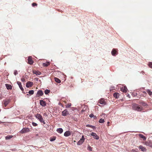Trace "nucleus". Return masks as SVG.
<instances>
[{
	"label": "nucleus",
	"instance_id": "nucleus-1",
	"mask_svg": "<svg viewBox=\"0 0 152 152\" xmlns=\"http://www.w3.org/2000/svg\"><path fill=\"white\" fill-rule=\"evenodd\" d=\"M132 108L134 110L138 111H141L143 109L142 107L136 104L133 105Z\"/></svg>",
	"mask_w": 152,
	"mask_h": 152
},
{
	"label": "nucleus",
	"instance_id": "nucleus-2",
	"mask_svg": "<svg viewBox=\"0 0 152 152\" xmlns=\"http://www.w3.org/2000/svg\"><path fill=\"white\" fill-rule=\"evenodd\" d=\"M35 116L37 118L41 123L45 124V123L42 116L39 114H37L35 115Z\"/></svg>",
	"mask_w": 152,
	"mask_h": 152
},
{
	"label": "nucleus",
	"instance_id": "nucleus-3",
	"mask_svg": "<svg viewBox=\"0 0 152 152\" xmlns=\"http://www.w3.org/2000/svg\"><path fill=\"white\" fill-rule=\"evenodd\" d=\"M30 132V130L28 128H23L20 132L21 134H24L26 133H28Z\"/></svg>",
	"mask_w": 152,
	"mask_h": 152
},
{
	"label": "nucleus",
	"instance_id": "nucleus-4",
	"mask_svg": "<svg viewBox=\"0 0 152 152\" xmlns=\"http://www.w3.org/2000/svg\"><path fill=\"white\" fill-rule=\"evenodd\" d=\"M90 135L93 136V137L96 140H98L99 139V136L95 133L92 132L90 134Z\"/></svg>",
	"mask_w": 152,
	"mask_h": 152
},
{
	"label": "nucleus",
	"instance_id": "nucleus-5",
	"mask_svg": "<svg viewBox=\"0 0 152 152\" xmlns=\"http://www.w3.org/2000/svg\"><path fill=\"white\" fill-rule=\"evenodd\" d=\"M85 138L83 136H82V138L80 139L79 141L77 142V145H80L82 144L84 141Z\"/></svg>",
	"mask_w": 152,
	"mask_h": 152
},
{
	"label": "nucleus",
	"instance_id": "nucleus-6",
	"mask_svg": "<svg viewBox=\"0 0 152 152\" xmlns=\"http://www.w3.org/2000/svg\"><path fill=\"white\" fill-rule=\"evenodd\" d=\"M69 114V112L68 110L65 109L62 112V115L63 116H66Z\"/></svg>",
	"mask_w": 152,
	"mask_h": 152
},
{
	"label": "nucleus",
	"instance_id": "nucleus-7",
	"mask_svg": "<svg viewBox=\"0 0 152 152\" xmlns=\"http://www.w3.org/2000/svg\"><path fill=\"white\" fill-rule=\"evenodd\" d=\"M28 63L31 65L32 64L34 63V61L32 60V58L31 56H29L28 57Z\"/></svg>",
	"mask_w": 152,
	"mask_h": 152
},
{
	"label": "nucleus",
	"instance_id": "nucleus-8",
	"mask_svg": "<svg viewBox=\"0 0 152 152\" xmlns=\"http://www.w3.org/2000/svg\"><path fill=\"white\" fill-rule=\"evenodd\" d=\"M145 145L147 146L152 147V142L150 141H148L145 142Z\"/></svg>",
	"mask_w": 152,
	"mask_h": 152
},
{
	"label": "nucleus",
	"instance_id": "nucleus-9",
	"mask_svg": "<svg viewBox=\"0 0 152 152\" xmlns=\"http://www.w3.org/2000/svg\"><path fill=\"white\" fill-rule=\"evenodd\" d=\"M33 85V83L30 81H28L26 83V87L29 88L32 86Z\"/></svg>",
	"mask_w": 152,
	"mask_h": 152
},
{
	"label": "nucleus",
	"instance_id": "nucleus-10",
	"mask_svg": "<svg viewBox=\"0 0 152 152\" xmlns=\"http://www.w3.org/2000/svg\"><path fill=\"white\" fill-rule=\"evenodd\" d=\"M121 90L124 92L126 93L127 91V89L126 86H124L121 88Z\"/></svg>",
	"mask_w": 152,
	"mask_h": 152
},
{
	"label": "nucleus",
	"instance_id": "nucleus-11",
	"mask_svg": "<svg viewBox=\"0 0 152 152\" xmlns=\"http://www.w3.org/2000/svg\"><path fill=\"white\" fill-rule=\"evenodd\" d=\"M99 103L105 105L106 104V102L104 99H101L99 100Z\"/></svg>",
	"mask_w": 152,
	"mask_h": 152
},
{
	"label": "nucleus",
	"instance_id": "nucleus-12",
	"mask_svg": "<svg viewBox=\"0 0 152 152\" xmlns=\"http://www.w3.org/2000/svg\"><path fill=\"white\" fill-rule=\"evenodd\" d=\"M39 104L40 105L43 107L45 106L46 104V102H45L43 101V100H40V101Z\"/></svg>",
	"mask_w": 152,
	"mask_h": 152
},
{
	"label": "nucleus",
	"instance_id": "nucleus-13",
	"mask_svg": "<svg viewBox=\"0 0 152 152\" xmlns=\"http://www.w3.org/2000/svg\"><path fill=\"white\" fill-rule=\"evenodd\" d=\"M139 148L141 150V151L143 152H145L146 151V148L143 147L142 145H140L139 146Z\"/></svg>",
	"mask_w": 152,
	"mask_h": 152
},
{
	"label": "nucleus",
	"instance_id": "nucleus-14",
	"mask_svg": "<svg viewBox=\"0 0 152 152\" xmlns=\"http://www.w3.org/2000/svg\"><path fill=\"white\" fill-rule=\"evenodd\" d=\"M3 104L4 107H6L10 102V100L8 99L3 101Z\"/></svg>",
	"mask_w": 152,
	"mask_h": 152
},
{
	"label": "nucleus",
	"instance_id": "nucleus-15",
	"mask_svg": "<svg viewBox=\"0 0 152 152\" xmlns=\"http://www.w3.org/2000/svg\"><path fill=\"white\" fill-rule=\"evenodd\" d=\"M17 83L19 86V88L21 90V91H23L24 89L22 86L21 83L19 81H17Z\"/></svg>",
	"mask_w": 152,
	"mask_h": 152
},
{
	"label": "nucleus",
	"instance_id": "nucleus-16",
	"mask_svg": "<svg viewBox=\"0 0 152 152\" xmlns=\"http://www.w3.org/2000/svg\"><path fill=\"white\" fill-rule=\"evenodd\" d=\"M71 133L69 131H66L64 133V135L65 137H68L71 135Z\"/></svg>",
	"mask_w": 152,
	"mask_h": 152
},
{
	"label": "nucleus",
	"instance_id": "nucleus-17",
	"mask_svg": "<svg viewBox=\"0 0 152 152\" xmlns=\"http://www.w3.org/2000/svg\"><path fill=\"white\" fill-rule=\"evenodd\" d=\"M139 103L144 106H147L148 105L147 104L145 103L143 101H141L139 102Z\"/></svg>",
	"mask_w": 152,
	"mask_h": 152
},
{
	"label": "nucleus",
	"instance_id": "nucleus-18",
	"mask_svg": "<svg viewBox=\"0 0 152 152\" xmlns=\"http://www.w3.org/2000/svg\"><path fill=\"white\" fill-rule=\"evenodd\" d=\"M33 74H35L37 75H40L41 74V72L39 71L34 70L33 71Z\"/></svg>",
	"mask_w": 152,
	"mask_h": 152
},
{
	"label": "nucleus",
	"instance_id": "nucleus-19",
	"mask_svg": "<svg viewBox=\"0 0 152 152\" xmlns=\"http://www.w3.org/2000/svg\"><path fill=\"white\" fill-rule=\"evenodd\" d=\"M43 94V92L42 90H39L37 91V95L39 96H42Z\"/></svg>",
	"mask_w": 152,
	"mask_h": 152
},
{
	"label": "nucleus",
	"instance_id": "nucleus-20",
	"mask_svg": "<svg viewBox=\"0 0 152 152\" xmlns=\"http://www.w3.org/2000/svg\"><path fill=\"white\" fill-rule=\"evenodd\" d=\"M113 96L116 98H118L119 96V94L118 93H115L113 94Z\"/></svg>",
	"mask_w": 152,
	"mask_h": 152
},
{
	"label": "nucleus",
	"instance_id": "nucleus-21",
	"mask_svg": "<svg viewBox=\"0 0 152 152\" xmlns=\"http://www.w3.org/2000/svg\"><path fill=\"white\" fill-rule=\"evenodd\" d=\"M8 90L11 89H12V86L10 85L6 84H5Z\"/></svg>",
	"mask_w": 152,
	"mask_h": 152
},
{
	"label": "nucleus",
	"instance_id": "nucleus-22",
	"mask_svg": "<svg viewBox=\"0 0 152 152\" xmlns=\"http://www.w3.org/2000/svg\"><path fill=\"white\" fill-rule=\"evenodd\" d=\"M116 53L117 51L115 49H113L111 53L113 56H115V54H116Z\"/></svg>",
	"mask_w": 152,
	"mask_h": 152
},
{
	"label": "nucleus",
	"instance_id": "nucleus-23",
	"mask_svg": "<svg viewBox=\"0 0 152 152\" xmlns=\"http://www.w3.org/2000/svg\"><path fill=\"white\" fill-rule=\"evenodd\" d=\"M57 131L59 133H61L63 132V129L61 128L58 129Z\"/></svg>",
	"mask_w": 152,
	"mask_h": 152
},
{
	"label": "nucleus",
	"instance_id": "nucleus-24",
	"mask_svg": "<svg viewBox=\"0 0 152 152\" xmlns=\"http://www.w3.org/2000/svg\"><path fill=\"white\" fill-rule=\"evenodd\" d=\"M139 136L140 138L143 139V140H146V138L145 137L143 136V135L142 134H139Z\"/></svg>",
	"mask_w": 152,
	"mask_h": 152
},
{
	"label": "nucleus",
	"instance_id": "nucleus-25",
	"mask_svg": "<svg viewBox=\"0 0 152 152\" xmlns=\"http://www.w3.org/2000/svg\"><path fill=\"white\" fill-rule=\"evenodd\" d=\"M86 126L87 127L92 128L93 129H94L95 128V126L90 124H87L86 125Z\"/></svg>",
	"mask_w": 152,
	"mask_h": 152
},
{
	"label": "nucleus",
	"instance_id": "nucleus-26",
	"mask_svg": "<svg viewBox=\"0 0 152 152\" xmlns=\"http://www.w3.org/2000/svg\"><path fill=\"white\" fill-rule=\"evenodd\" d=\"M55 80L56 82L58 83H59L61 82V80L58 78L55 77Z\"/></svg>",
	"mask_w": 152,
	"mask_h": 152
},
{
	"label": "nucleus",
	"instance_id": "nucleus-27",
	"mask_svg": "<svg viewBox=\"0 0 152 152\" xmlns=\"http://www.w3.org/2000/svg\"><path fill=\"white\" fill-rule=\"evenodd\" d=\"M50 64L49 62H47L46 63H43V66H48Z\"/></svg>",
	"mask_w": 152,
	"mask_h": 152
},
{
	"label": "nucleus",
	"instance_id": "nucleus-28",
	"mask_svg": "<svg viewBox=\"0 0 152 152\" xmlns=\"http://www.w3.org/2000/svg\"><path fill=\"white\" fill-rule=\"evenodd\" d=\"M56 139V137L53 136L52 137H51L50 138V140L51 141H54Z\"/></svg>",
	"mask_w": 152,
	"mask_h": 152
},
{
	"label": "nucleus",
	"instance_id": "nucleus-29",
	"mask_svg": "<svg viewBox=\"0 0 152 152\" xmlns=\"http://www.w3.org/2000/svg\"><path fill=\"white\" fill-rule=\"evenodd\" d=\"M147 92L148 93V94L150 96H151L152 95V92H151L150 90L149 89H148L147 90Z\"/></svg>",
	"mask_w": 152,
	"mask_h": 152
},
{
	"label": "nucleus",
	"instance_id": "nucleus-30",
	"mask_svg": "<svg viewBox=\"0 0 152 152\" xmlns=\"http://www.w3.org/2000/svg\"><path fill=\"white\" fill-rule=\"evenodd\" d=\"M89 117L91 118H96V116H94L93 114H91L89 115Z\"/></svg>",
	"mask_w": 152,
	"mask_h": 152
},
{
	"label": "nucleus",
	"instance_id": "nucleus-31",
	"mask_svg": "<svg viewBox=\"0 0 152 152\" xmlns=\"http://www.w3.org/2000/svg\"><path fill=\"white\" fill-rule=\"evenodd\" d=\"M104 122V119H102V118L100 119L99 121V122L101 123H103Z\"/></svg>",
	"mask_w": 152,
	"mask_h": 152
},
{
	"label": "nucleus",
	"instance_id": "nucleus-32",
	"mask_svg": "<svg viewBox=\"0 0 152 152\" xmlns=\"http://www.w3.org/2000/svg\"><path fill=\"white\" fill-rule=\"evenodd\" d=\"M28 93L31 95H32L34 94V91L33 90L29 91L28 92Z\"/></svg>",
	"mask_w": 152,
	"mask_h": 152
},
{
	"label": "nucleus",
	"instance_id": "nucleus-33",
	"mask_svg": "<svg viewBox=\"0 0 152 152\" xmlns=\"http://www.w3.org/2000/svg\"><path fill=\"white\" fill-rule=\"evenodd\" d=\"M50 92V91L49 90L46 89L45 91V93L46 94H48Z\"/></svg>",
	"mask_w": 152,
	"mask_h": 152
},
{
	"label": "nucleus",
	"instance_id": "nucleus-34",
	"mask_svg": "<svg viewBox=\"0 0 152 152\" xmlns=\"http://www.w3.org/2000/svg\"><path fill=\"white\" fill-rule=\"evenodd\" d=\"M148 66L149 67L152 68V62H150L148 64Z\"/></svg>",
	"mask_w": 152,
	"mask_h": 152
},
{
	"label": "nucleus",
	"instance_id": "nucleus-35",
	"mask_svg": "<svg viewBox=\"0 0 152 152\" xmlns=\"http://www.w3.org/2000/svg\"><path fill=\"white\" fill-rule=\"evenodd\" d=\"M12 137V136H7L6 137V139H10Z\"/></svg>",
	"mask_w": 152,
	"mask_h": 152
},
{
	"label": "nucleus",
	"instance_id": "nucleus-36",
	"mask_svg": "<svg viewBox=\"0 0 152 152\" xmlns=\"http://www.w3.org/2000/svg\"><path fill=\"white\" fill-rule=\"evenodd\" d=\"M71 106V104H68L66 105V108H69Z\"/></svg>",
	"mask_w": 152,
	"mask_h": 152
},
{
	"label": "nucleus",
	"instance_id": "nucleus-37",
	"mask_svg": "<svg viewBox=\"0 0 152 152\" xmlns=\"http://www.w3.org/2000/svg\"><path fill=\"white\" fill-rule=\"evenodd\" d=\"M32 124L33 126H37L38 125V124L34 122L32 123Z\"/></svg>",
	"mask_w": 152,
	"mask_h": 152
},
{
	"label": "nucleus",
	"instance_id": "nucleus-38",
	"mask_svg": "<svg viewBox=\"0 0 152 152\" xmlns=\"http://www.w3.org/2000/svg\"><path fill=\"white\" fill-rule=\"evenodd\" d=\"M18 74V72L17 70H15L14 71V74L16 75Z\"/></svg>",
	"mask_w": 152,
	"mask_h": 152
},
{
	"label": "nucleus",
	"instance_id": "nucleus-39",
	"mask_svg": "<svg viewBox=\"0 0 152 152\" xmlns=\"http://www.w3.org/2000/svg\"><path fill=\"white\" fill-rule=\"evenodd\" d=\"M32 6L33 7H34V6H37V3H33L32 4Z\"/></svg>",
	"mask_w": 152,
	"mask_h": 152
},
{
	"label": "nucleus",
	"instance_id": "nucleus-40",
	"mask_svg": "<svg viewBox=\"0 0 152 152\" xmlns=\"http://www.w3.org/2000/svg\"><path fill=\"white\" fill-rule=\"evenodd\" d=\"M21 80L22 82L23 83H25L26 82L25 79L23 78H22L21 79Z\"/></svg>",
	"mask_w": 152,
	"mask_h": 152
},
{
	"label": "nucleus",
	"instance_id": "nucleus-41",
	"mask_svg": "<svg viewBox=\"0 0 152 152\" xmlns=\"http://www.w3.org/2000/svg\"><path fill=\"white\" fill-rule=\"evenodd\" d=\"M88 149L90 151H91L92 148L91 146H89L88 147Z\"/></svg>",
	"mask_w": 152,
	"mask_h": 152
},
{
	"label": "nucleus",
	"instance_id": "nucleus-42",
	"mask_svg": "<svg viewBox=\"0 0 152 152\" xmlns=\"http://www.w3.org/2000/svg\"><path fill=\"white\" fill-rule=\"evenodd\" d=\"M143 92L144 94V95L146 96V92L145 91H143Z\"/></svg>",
	"mask_w": 152,
	"mask_h": 152
},
{
	"label": "nucleus",
	"instance_id": "nucleus-43",
	"mask_svg": "<svg viewBox=\"0 0 152 152\" xmlns=\"http://www.w3.org/2000/svg\"><path fill=\"white\" fill-rule=\"evenodd\" d=\"M110 123V122H107V124H108V126H109L108 124Z\"/></svg>",
	"mask_w": 152,
	"mask_h": 152
},
{
	"label": "nucleus",
	"instance_id": "nucleus-44",
	"mask_svg": "<svg viewBox=\"0 0 152 152\" xmlns=\"http://www.w3.org/2000/svg\"><path fill=\"white\" fill-rule=\"evenodd\" d=\"M64 102L65 103H66V101H64Z\"/></svg>",
	"mask_w": 152,
	"mask_h": 152
},
{
	"label": "nucleus",
	"instance_id": "nucleus-45",
	"mask_svg": "<svg viewBox=\"0 0 152 152\" xmlns=\"http://www.w3.org/2000/svg\"><path fill=\"white\" fill-rule=\"evenodd\" d=\"M127 96L129 97V95H127Z\"/></svg>",
	"mask_w": 152,
	"mask_h": 152
}]
</instances>
